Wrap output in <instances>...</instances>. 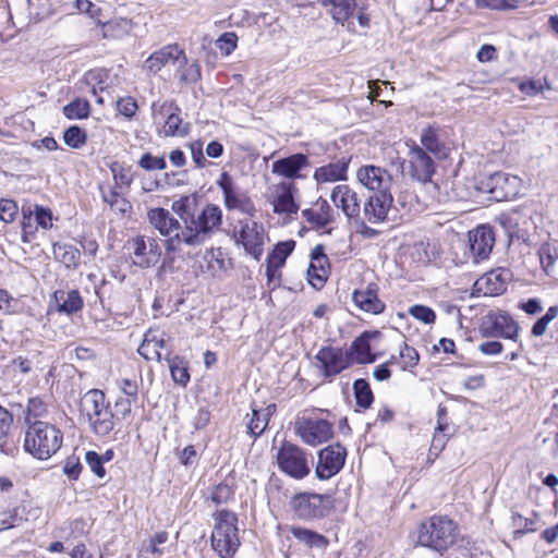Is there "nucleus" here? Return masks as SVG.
I'll list each match as a JSON object with an SVG mask.
<instances>
[{
  "label": "nucleus",
  "mask_w": 558,
  "mask_h": 558,
  "mask_svg": "<svg viewBox=\"0 0 558 558\" xmlns=\"http://www.w3.org/2000/svg\"><path fill=\"white\" fill-rule=\"evenodd\" d=\"M172 210L180 217L183 229L181 240L189 246H199L219 230L222 210L215 204L198 206L196 194L182 196L172 203Z\"/></svg>",
  "instance_id": "1"
},
{
  "label": "nucleus",
  "mask_w": 558,
  "mask_h": 558,
  "mask_svg": "<svg viewBox=\"0 0 558 558\" xmlns=\"http://www.w3.org/2000/svg\"><path fill=\"white\" fill-rule=\"evenodd\" d=\"M459 535V526L448 515L434 514L417 527V545L444 555Z\"/></svg>",
  "instance_id": "2"
},
{
  "label": "nucleus",
  "mask_w": 558,
  "mask_h": 558,
  "mask_svg": "<svg viewBox=\"0 0 558 558\" xmlns=\"http://www.w3.org/2000/svg\"><path fill=\"white\" fill-rule=\"evenodd\" d=\"M28 423L23 448L33 458L45 461L56 454L62 446L63 433L47 421Z\"/></svg>",
  "instance_id": "3"
},
{
  "label": "nucleus",
  "mask_w": 558,
  "mask_h": 558,
  "mask_svg": "<svg viewBox=\"0 0 558 558\" xmlns=\"http://www.w3.org/2000/svg\"><path fill=\"white\" fill-rule=\"evenodd\" d=\"M289 508L303 522L322 521L336 510L335 493L298 492L290 498Z\"/></svg>",
  "instance_id": "4"
},
{
  "label": "nucleus",
  "mask_w": 558,
  "mask_h": 558,
  "mask_svg": "<svg viewBox=\"0 0 558 558\" xmlns=\"http://www.w3.org/2000/svg\"><path fill=\"white\" fill-rule=\"evenodd\" d=\"M214 519L216 523L210 537L211 547L220 558H231L241 545L238 517L229 509H221L214 514Z\"/></svg>",
  "instance_id": "5"
},
{
  "label": "nucleus",
  "mask_w": 558,
  "mask_h": 558,
  "mask_svg": "<svg viewBox=\"0 0 558 558\" xmlns=\"http://www.w3.org/2000/svg\"><path fill=\"white\" fill-rule=\"evenodd\" d=\"M308 454L304 449L291 441L283 440L276 453V462L279 471L284 475L300 481L311 473Z\"/></svg>",
  "instance_id": "6"
},
{
  "label": "nucleus",
  "mask_w": 558,
  "mask_h": 558,
  "mask_svg": "<svg viewBox=\"0 0 558 558\" xmlns=\"http://www.w3.org/2000/svg\"><path fill=\"white\" fill-rule=\"evenodd\" d=\"M232 238L235 244L241 245L254 259H260L267 239L262 223L251 219L239 220L233 226Z\"/></svg>",
  "instance_id": "7"
},
{
  "label": "nucleus",
  "mask_w": 558,
  "mask_h": 558,
  "mask_svg": "<svg viewBox=\"0 0 558 558\" xmlns=\"http://www.w3.org/2000/svg\"><path fill=\"white\" fill-rule=\"evenodd\" d=\"M181 109L169 100H156L151 104V118L155 123H160L163 119V125L160 133L163 136H185L189 132V125L183 124L180 117Z\"/></svg>",
  "instance_id": "8"
},
{
  "label": "nucleus",
  "mask_w": 558,
  "mask_h": 558,
  "mask_svg": "<svg viewBox=\"0 0 558 558\" xmlns=\"http://www.w3.org/2000/svg\"><path fill=\"white\" fill-rule=\"evenodd\" d=\"M125 248L132 265L142 269L155 267L161 256V248L151 236L136 235L128 240Z\"/></svg>",
  "instance_id": "9"
},
{
  "label": "nucleus",
  "mask_w": 558,
  "mask_h": 558,
  "mask_svg": "<svg viewBox=\"0 0 558 558\" xmlns=\"http://www.w3.org/2000/svg\"><path fill=\"white\" fill-rule=\"evenodd\" d=\"M348 451L340 442L328 445L317 452L315 476L319 481H327L336 476L345 465Z\"/></svg>",
  "instance_id": "10"
},
{
  "label": "nucleus",
  "mask_w": 558,
  "mask_h": 558,
  "mask_svg": "<svg viewBox=\"0 0 558 558\" xmlns=\"http://www.w3.org/2000/svg\"><path fill=\"white\" fill-rule=\"evenodd\" d=\"M149 223L159 231L160 235L167 238V250L177 251L183 241L180 239L183 227L165 208H153L147 213Z\"/></svg>",
  "instance_id": "11"
},
{
  "label": "nucleus",
  "mask_w": 558,
  "mask_h": 558,
  "mask_svg": "<svg viewBox=\"0 0 558 558\" xmlns=\"http://www.w3.org/2000/svg\"><path fill=\"white\" fill-rule=\"evenodd\" d=\"M521 179L505 172H496L484 182L490 197L497 202L515 198L521 190Z\"/></svg>",
  "instance_id": "12"
},
{
  "label": "nucleus",
  "mask_w": 558,
  "mask_h": 558,
  "mask_svg": "<svg viewBox=\"0 0 558 558\" xmlns=\"http://www.w3.org/2000/svg\"><path fill=\"white\" fill-rule=\"evenodd\" d=\"M409 147L410 149L407 159L409 165V174L412 179L421 183L430 182L436 172L437 159L420 149L418 144L415 142H412Z\"/></svg>",
  "instance_id": "13"
},
{
  "label": "nucleus",
  "mask_w": 558,
  "mask_h": 558,
  "mask_svg": "<svg viewBox=\"0 0 558 558\" xmlns=\"http://www.w3.org/2000/svg\"><path fill=\"white\" fill-rule=\"evenodd\" d=\"M357 181L373 194H391L392 177L381 167L366 165L356 171Z\"/></svg>",
  "instance_id": "14"
},
{
  "label": "nucleus",
  "mask_w": 558,
  "mask_h": 558,
  "mask_svg": "<svg viewBox=\"0 0 558 558\" xmlns=\"http://www.w3.org/2000/svg\"><path fill=\"white\" fill-rule=\"evenodd\" d=\"M294 432L304 444L316 447L333 436L330 421H295Z\"/></svg>",
  "instance_id": "15"
},
{
  "label": "nucleus",
  "mask_w": 558,
  "mask_h": 558,
  "mask_svg": "<svg viewBox=\"0 0 558 558\" xmlns=\"http://www.w3.org/2000/svg\"><path fill=\"white\" fill-rule=\"evenodd\" d=\"M330 198L335 206L344 214V216L353 221L361 215L362 198L359 193L348 184H340L332 189Z\"/></svg>",
  "instance_id": "16"
},
{
  "label": "nucleus",
  "mask_w": 558,
  "mask_h": 558,
  "mask_svg": "<svg viewBox=\"0 0 558 558\" xmlns=\"http://www.w3.org/2000/svg\"><path fill=\"white\" fill-rule=\"evenodd\" d=\"M316 366L324 377H333L348 367V361L340 348L323 347L315 355Z\"/></svg>",
  "instance_id": "17"
},
{
  "label": "nucleus",
  "mask_w": 558,
  "mask_h": 558,
  "mask_svg": "<svg viewBox=\"0 0 558 558\" xmlns=\"http://www.w3.org/2000/svg\"><path fill=\"white\" fill-rule=\"evenodd\" d=\"M470 251L475 263L488 258L495 244V234L489 226H480L469 232Z\"/></svg>",
  "instance_id": "18"
},
{
  "label": "nucleus",
  "mask_w": 558,
  "mask_h": 558,
  "mask_svg": "<svg viewBox=\"0 0 558 558\" xmlns=\"http://www.w3.org/2000/svg\"><path fill=\"white\" fill-rule=\"evenodd\" d=\"M509 278L510 272L508 269H493L475 281L474 291L484 295H499L506 291Z\"/></svg>",
  "instance_id": "19"
},
{
  "label": "nucleus",
  "mask_w": 558,
  "mask_h": 558,
  "mask_svg": "<svg viewBox=\"0 0 558 558\" xmlns=\"http://www.w3.org/2000/svg\"><path fill=\"white\" fill-rule=\"evenodd\" d=\"M308 156L305 154H293L272 162L271 172L286 179H301L302 171L310 167Z\"/></svg>",
  "instance_id": "20"
},
{
  "label": "nucleus",
  "mask_w": 558,
  "mask_h": 558,
  "mask_svg": "<svg viewBox=\"0 0 558 558\" xmlns=\"http://www.w3.org/2000/svg\"><path fill=\"white\" fill-rule=\"evenodd\" d=\"M391 194H372L363 204V216L367 222L376 225L386 220L388 211L392 206Z\"/></svg>",
  "instance_id": "21"
},
{
  "label": "nucleus",
  "mask_w": 558,
  "mask_h": 558,
  "mask_svg": "<svg viewBox=\"0 0 558 558\" xmlns=\"http://www.w3.org/2000/svg\"><path fill=\"white\" fill-rule=\"evenodd\" d=\"M418 148L437 160L447 159L450 154V148L439 138L438 129L432 125L422 130Z\"/></svg>",
  "instance_id": "22"
},
{
  "label": "nucleus",
  "mask_w": 558,
  "mask_h": 558,
  "mask_svg": "<svg viewBox=\"0 0 558 558\" xmlns=\"http://www.w3.org/2000/svg\"><path fill=\"white\" fill-rule=\"evenodd\" d=\"M353 303L363 312L377 315L384 312L385 303L378 298L376 283H368L365 289L352 293Z\"/></svg>",
  "instance_id": "23"
},
{
  "label": "nucleus",
  "mask_w": 558,
  "mask_h": 558,
  "mask_svg": "<svg viewBox=\"0 0 558 558\" xmlns=\"http://www.w3.org/2000/svg\"><path fill=\"white\" fill-rule=\"evenodd\" d=\"M175 62H184V50L178 45H168L150 54L145 66L149 72L157 73L166 64Z\"/></svg>",
  "instance_id": "24"
},
{
  "label": "nucleus",
  "mask_w": 558,
  "mask_h": 558,
  "mask_svg": "<svg viewBox=\"0 0 558 558\" xmlns=\"http://www.w3.org/2000/svg\"><path fill=\"white\" fill-rule=\"evenodd\" d=\"M349 163L350 158L342 157L335 162L317 168L313 178L318 184L345 180Z\"/></svg>",
  "instance_id": "25"
},
{
  "label": "nucleus",
  "mask_w": 558,
  "mask_h": 558,
  "mask_svg": "<svg viewBox=\"0 0 558 558\" xmlns=\"http://www.w3.org/2000/svg\"><path fill=\"white\" fill-rule=\"evenodd\" d=\"M80 410L82 416L86 418H93L101 415L102 412H107L108 405L105 393L98 389L87 391L81 399Z\"/></svg>",
  "instance_id": "26"
},
{
  "label": "nucleus",
  "mask_w": 558,
  "mask_h": 558,
  "mask_svg": "<svg viewBox=\"0 0 558 558\" xmlns=\"http://www.w3.org/2000/svg\"><path fill=\"white\" fill-rule=\"evenodd\" d=\"M290 533L298 542H300L310 549L316 548L326 550L330 544L328 537L308 527L292 525L290 527Z\"/></svg>",
  "instance_id": "27"
},
{
  "label": "nucleus",
  "mask_w": 558,
  "mask_h": 558,
  "mask_svg": "<svg viewBox=\"0 0 558 558\" xmlns=\"http://www.w3.org/2000/svg\"><path fill=\"white\" fill-rule=\"evenodd\" d=\"M311 257V264L307 269L310 282L315 286L313 280L316 279L319 284H323L329 275V263L327 255L324 253V247L316 245L312 251Z\"/></svg>",
  "instance_id": "28"
},
{
  "label": "nucleus",
  "mask_w": 558,
  "mask_h": 558,
  "mask_svg": "<svg viewBox=\"0 0 558 558\" xmlns=\"http://www.w3.org/2000/svg\"><path fill=\"white\" fill-rule=\"evenodd\" d=\"M519 327L517 323L507 314H497L492 317V325L485 328V333L492 337H502L515 340Z\"/></svg>",
  "instance_id": "29"
},
{
  "label": "nucleus",
  "mask_w": 558,
  "mask_h": 558,
  "mask_svg": "<svg viewBox=\"0 0 558 558\" xmlns=\"http://www.w3.org/2000/svg\"><path fill=\"white\" fill-rule=\"evenodd\" d=\"M379 332H363L360 337H357L351 344L349 350V355L359 364H367L373 363L376 360V356L371 353V344L369 339L372 337L377 336Z\"/></svg>",
  "instance_id": "30"
},
{
  "label": "nucleus",
  "mask_w": 558,
  "mask_h": 558,
  "mask_svg": "<svg viewBox=\"0 0 558 558\" xmlns=\"http://www.w3.org/2000/svg\"><path fill=\"white\" fill-rule=\"evenodd\" d=\"M293 183L282 182L276 186L277 195L272 202L274 211L277 214H295L298 205L292 195Z\"/></svg>",
  "instance_id": "31"
},
{
  "label": "nucleus",
  "mask_w": 558,
  "mask_h": 558,
  "mask_svg": "<svg viewBox=\"0 0 558 558\" xmlns=\"http://www.w3.org/2000/svg\"><path fill=\"white\" fill-rule=\"evenodd\" d=\"M438 425L432 439L430 448L427 456V464L430 465L438 458L439 453L445 449L447 441L454 434L447 421H437Z\"/></svg>",
  "instance_id": "32"
},
{
  "label": "nucleus",
  "mask_w": 558,
  "mask_h": 558,
  "mask_svg": "<svg viewBox=\"0 0 558 558\" xmlns=\"http://www.w3.org/2000/svg\"><path fill=\"white\" fill-rule=\"evenodd\" d=\"M166 347V340L162 336L149 330L145 333L144 340L138 348V353L146 360L161 361L165 359L161 350Z\"/></svg>",
  "instance_id": "33"
},
{
  "label": "nucleus",
  "mask_w": 558,
  "mask_h": 558,
  "mask_svg": "<svg viewBox=\"0 0 558 558\" xmlns=\"http://www.w3.org/2000/svg\"><path fill=\"white\" fill-rule=\"evenodd\" d=\"M53 299L60 313L70 315L83 307V300L77 290H57L53 293Z\"/></svg>",
  "instance_id": "34"
},
{
  "label": "nucleus",
  "mask_w": 558,
  "mask_h": 558,
  "mask_svg": "<svg viewBox=\"0 0 558 558\" xmlns=\"http://www.w3.org/2000/svg\"><path fill=\"white\" fill-rule=\"evenodd\" d=\"M303 217L311 223L316 225L317 227H326L329 225L332 218V209L326 199L319 198L316 202L315 208L304 209Z\"/></svg>",
  "instance_id": "35"
},
{
  "label": "nucleus",
  "mask_w": 558,
  "mask_h": 558,
  "mask_svg": "<svg viewBox=\"0 0 558 558\" xmlns=\"http://www.w3.org/2000/svg\"><path fill=\"white\" fill-rule=\"evenodd\" d=\"M323 7H331L330 14L337 23H344L353 14L355 0H320Z\"/></svg>",
  "instance_id": "36"
},
{
  "label": "nucleus",
  "mask_w": 558,
  "mask_h": 558,
  "mask_svg": "<svg viewBox=\"0 0 558 558\" xmlns=\"http://www.w3.org/2000/svg\"><path fill=\"white\" fill-rule=\"evenodd\" d=\"M31 510H27L26 505L22 504L12 509L2 512L3 519L0 520V531H7L20 526L24 521L28 520Z\"/></svg>",
  "instance_id": "37"
},
{
  "label": "nucleus",
  "mask_w": 558,
  "mask_h": 558,
  "mask_svg": "<svg viewBox=\"0 0 558 558\" xmlns=\"http://www.w3.org/2000/svg\"><path fill=\"white\" fill-rule=\"evenodd\" d=\"M539 260L544 270L554 277H558V246L545 243L538 251Z\"/></svg>",
  "instance_id": "38"
},
{
  "label": "nucleus",
  "mask_w": 558,
  "mask_h": 558,
  "mask_svg": "<svg viewBox=\"0 0 558 558\" xmlns=\"http://www.w3.org/2000/svg\"><path fill=\"white\" fill-rule=\"evenodd\" d=\"M174 65H177L175 75L181 83L194 84L201 80L202 72L199 64L196 61L189 62L185 53L184 62H175Z\"/></svg>",
  "instance_id": "39"
},
{
  "label": "nucleus",
  "mask_w": 558,
  "mask_h": 558,
  "mask_svg": "<svg viewBox=\"0 0 558 558\" xmlns=\"http://www.w3.org/2000/svg\"><path fill=\"white\" fill-rule=\"evenodd\" d=\"M54 257L64 264L68 268L76 267L80 263L81 253L77 247L68 243H57L53 245Z\"/></svg>",
  "instance_id": "40"
},
{
  "label": "nucleus",
  "mask_w": 558,
  "mask_h": 558,
  "mask_svg": "<svg viewBox=\"0 0 558 558\" xmlns=\"http://www.w3.org/2000/svg\"><path fill=\"white\" fill-rule=\"evenodd\" d=\"M119 190L120 189L117 187H110L108 190L100 187L101 197L102 201L107 203L111 209L120 214H125L131 210L132 206L130 202L121 195Z\"/></svg>",
  "instance_id": "41"
},
{
  "label": "nucleus",
  "mask_w": 558,
  "mask_h": 558,
  "mask_svg": "<svg viewBox=\"0 0 558 558\" xmlns=\"http://www.w3.org/2000/svg\"><path fill=\"white\" fill-rule=\"evenodd\" d=\"M165 360L169 363V368L173 380L177 384L185 386L190 380V374L183 361L179 357L170 359L169 352L165 354Z\"/></svg>",
  "instance_id": "42"
},
{
  "label": "nucleus",
  "mask_w": 558,
  "mask_h": 558,
  "mask_svg": "<svg viewBox=\"0 0 558 558\" xmlns=\"http://www.w3.org/2000/svg\"><path fill=\"white\" fill-rule=\"evenodd\" d=\"M512 526L515 527L513 531V538L519 539L527 533H533L536 531L535 521L533 519H527L521 515L518 512L512 513L511 515Z\"/></svg>",
  "instance_id": "43"
},
{
  "label": "nucleus",
  "mask_w": 558,
  "mask_h": 558,
  "mask_svg": "<svg viewBox=\"0 0 558 558\" xmlns=\"http://www.w3.org/2000/svg\"><path fill=\"white\" fill-rule=\"evenodd\" d=\"M89 104L87 100L77 98L63 107V114L70 119H84L89 114Z\"/></svg>",
  "instance_id": "44"
},
{
  "label": "nucleus",
  "mask_w": 558,
  "mask_h": 558,
  "mask_svg": "<svg viewBox=\"0 0 558 558\" xmlns=\"http://www.w3.org/2000/svg\"><path fill=\"white\" fill-rule=\"evenodd\" d=\"M223 201L226 207L229 209H239L250 216L255 214V207L253 203L247 197L238 195L235 192L228 195Z\"/></svg>",
  "instance_id": "45"
},
{
  "label": "nucleus",
  "mask_w": 558,
  "mask_h": 558,
  "mask_svg": "<svg viewBox=\"0 0 558 558\" xmlns=\"http://www.w3.org/2000/svg\"><path fill=\"white\" fill-rule=\"evenodd\" d=\"M294 245V241H286L278 243L272 250V252L268 255L267 262L282 267L286 263L287 257L292 253Z\"/></svg>",
  "instance_id": "46"
},
{
  "label": "nucleus",
  "mask_w": 558,
  "mask_h": 558,
  "mask_svg": "<svg viewBox=\"0 0 558 558\" xmlns=\"http://www.w3.org/2000/svg\"><path fill=\"white\" fill-rule=\"evenodd\" d=\"M112 177L114 180V186L117 189L126 187L129 189L133 182V174L130 168L123 167L118 162H113L110 166Z\"/></svg>",
  "instance_id": "47"
},
{
  "label": "nucleus",
  "mask_w": 558,
  "mask_h": 558,
  "mask_svg": "<svg viewBox=\"0 0 558 558\" xmlns=\"http://www.w3.org/2000/svg\"><path fill=\"white\" fill-rule=\"evenodd\" d=\"M83 471V463L75 453L69 456L62 464V473L66 476L70 482H76Z\"/></svg>",
  "instance_id": "48"
},
{
  "label": "nucleus",
  "mask_w": 558,
  "mask_h": 558,
  "mask_svg": "<svg viewBox=\"0 0 558 558\" xmlns=\"http://www.w3.org/2000/svg\"><path fill=\"white\" fill-rule=\"evenodd\" d=\"M353 390L356 403L360 407L368 408L373 402V393L368 383L365 379H356L353 384Z\"/></svg>",
  "instance_id": "49"
},
{
  "label": "nucleus",
  "mask_w": 558,
  "mask_h": 558,
  "mask_svg": "<svg viewBox=\"0 0 558 558\" xmlns=\"http://www.w3.org/2000/svg\"><path fill=\"white\" fill-rule=\"evenodd\" d=\"M87 140L86 132L77 125H72L64 131L63 141L72 148H81Z\"/></svg>",
  "instance_id": "50"
},
{
  "label": "nucleus",
  "mask_w": 558,
  "mask_h": 558,
  "mask_svg": "<svg viewBox=\"0 0 558 558\" xmlns=\"http://www.w3.org/2000/svg\"><path fill=\"white\" fill-rule=\"evenodd\" d=\"M400 369L408 371L417 365L420 361V355L417 351L409 347L405 342L400 347Z\"/></svg>",
  "instance_id": "51"
},
{
  "label": "nucleus",
  "mask_w": 558,
  "mask_h": 558,
  "mask_svg": "<svg viewBox=\"0 0 558 558\" xmlns=\"http://www.w3.org/2000/svg\"><path fill=\"white\" fill-rule=\"evenodd\" d=\"M209 498L216 505L227 504L234 498V489L226 483H219L211 490Z\"/></svg>",
  "instance_id": "52"
},
{
  "label": "nucleus",
  "mask_w": 558,
  "mask_h": 558,
  "mask_svg": "<svg viewBox=\"0 0 558 558\" xmlns=\"http://www.w3.org/2000/svg\"><path fill=\"white\" fill-rule=\"evenodd\" d=\"M85 461L87 465L89 466L90 471L98 477L104 478L107 474L104 460L100 457V453H98L95 450H88L85 453Z\"/></svg>",
  "instance_id": "53"
},
{
  "label": "nucleus",
  "mask_w": 558,
  "mask_h": 558,
  "mask_svg": "<svg viewBox=\"0 0 558 558\" xmlns=\"http://www.w3.org/2000/svg\"><path fill=\"white\" fill-rule=\"evenodd\" d=\"M395 207L402 210L404 214H410L416 210L417 199L414 193L410 191H402L398 194Z\"/></svg>",
  "instance_id": "54"
},
{
  "label": "nucleus",
  "mask_w": 558,
  "mask_h": 558,
  "mask_svg": "<svg viewBox=\"0 0 558 558\" xmlns=\"http://www.w3.org/2000/svg\"><path fill=\"white\" fill-rule=\"evenodd\" d=\"M131 28L132 24L128 19H118L105 25L106 35L111 33L110 36L112 37H122L123 35L128 34Z\"/></svg>",
  "instance_id": "55"
},
{
  "label": "nucleus",
  "mask_w": 558,
  "mask_h": 558,
  "mask_svg": "<svg viewBox=\"0 0 558 558\" xmlns=\"http://www.w3.org/2000/svg\"><path fill=\"white\" fill-rule=\"evenodd\" d=\"M558 315V306H550L546 314L541 317L533 326L532 333L536 337H541L546 332L547 326Z\"/></svg>",
  "instance_id": "56"
},
{
  "label": "nucleus",
  "mask_w": 558,
  "mask_h": 558,
  "mask_svg": "<svg viewBox=\"0 0 558 558\" xmlns=\"http://www.w3.org/2000/svg\"><path fill=\"white\" fill-rule=\"evenodd\" d=\"M138 166L147 171L165 170L167 168V162L163 157H156L150 153H145L138 160Z\"/></svg>",
  "instance_id": "57"
},
{
  "label": "nucleus",
  "mask_w": 558,
  "mask_h": 558,
  "mask_svg": "<svg viewBox=\"0 0 558 558\" xmlns=\"http://www.w3.org/2000/svg\"><path fill=\"white\" fill-rule=\"evenodd\" d=\"M409 314L424 324H433L436 319L435 312L425 305H413L409 308Z\"/></svg>",
  "instance_id": "58"
},
{
  "label": "nucleus",
  "mask_w": 558,
  "mask_h": 558,
  "mask_svg": "<svg viewBox=\"0 0 558 558\" xmlns=\"http://www.w3.org/2000/svg\"><path fill=\"white\" fill-rule=\"evenodd\" d=\"M476 7L492 10H513L519 7L517 0H476Z\"/></svg>",
  "instance_id": "59"
},
{
  "label": "nucleus",
  "mask_w": 558,
  "mask_h": 558,
  "mask_svg": "<svg viewBox=\"0 0 558 558\" xmlns=\"http://www.w3.org/2000/svg\"><path fill=\"white\" fill-rule=\"evenodd\" d=\"M138 109L136 100L131 97H122L117 100V110L119 113L124 116L128 119H131L135 116L136 111Z\"/></svg>",
  "instance_id": "60"
},
{
  "label": "nucleus",
  "mask_w": 558,
  "mask_h": 558,
  "mask_svg": "<svg viewBox=\"0 0 558 558\" xmlns=\"http://www.w3.org/2000/svg\"><path fill=\"white\" fill-rule=\"evenodd\" d=\"M17 205L11 199H0V219L3 222H12L17 215Z\"/></svg>",
  "instance_id": "61"
},
{
  "label": "nucleus",
  "mask_w": 558,
  "mask_h": 558,
  "mask_svg": "<svg viewBox=\"0 0 558 558\" xmlns=\"http://www.w3.org/2000/svg\"><path fill=\"white\" fill-rule=\"evenodd\" d=\"M236 40L238 37L234 33H225L217 40V45L226 56H229L236 48Z\"/></svg>",
  "instance_id": "62"
},
{
  "label": "nucleus",
  "mask_w": 558,
  "mask_h": 558,
  "mask_svg": "<svg viewBox=\"0 0 558 558\" xmlns=\"http://www.w3.org/2000/svg\"><path fill=\"white\" fill-rule=\"evenodd\" d=\"M458 547L461 550H464L470 557L477 556L480 553H482L477 542L468 535L460 537Z\"/></svg>",
  "instance_id": "63"
},
{
  "label": "nucleus",
  "mask_w": 558,
  "mask_h": 558,
  "mask_svg": "<svg viewBox=\"0 0 558 558\" xmlns=\"http://www.w3.org/2000/svg\"><path fill=\"white\" fill-rule=\"evenodd\" d=\"M35 219L38 226L44 229H50L52 227V214L51 210L43 206H36Z\"/></svg>",
  "instance_id": "64"
}]
</instances>
